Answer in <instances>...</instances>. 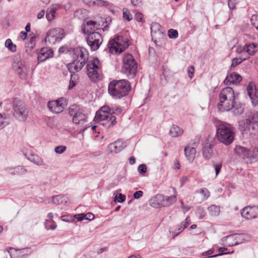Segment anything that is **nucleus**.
<instances>
[{
    "label": "nucleus",
    "instance_id": "23",
    "mask_svg": "<svg viewBox=\"0 0 258 258\" xmlns=\"http://www.w3.org/2000/svg\"><path fill=\"white\" fill-rule=\"evenodd\" d=\"M53 56V51L47 47L42 48L38 56V60L42 62L47 59L52 57Z\"/></svg>",
    "mask_w": 258,
    "mask_h": 258
},
{
    "label": "nucleus",
    "instance_id": "54",
    "mask_svg": "<svg viewBox=\"0 0 258 258\" xmlns=\"http://www.w3.org/2000/svg\"><path fill=\"white\" fill-rule=\"evenodd\" d=\"M185 228H183V226L180 224L177 230H176L175 231L173 232V237H175L177 235H178L180 232H181Z\"/></svg>",
    "mask_w": 258,
    "mask_h": 258
},
{
    "label": "nucleus",
    "instance_id": "49",
    "mask_svg": "<svg viewBox=\"0 0 258 258\" xmlns=\"http://www.w3.org/2000/svg\"><path fill=\"white\" fill-rule=\"evenodd\" d=\"M250 160L252 159H258V147L253 149L252 153L250 152Z\"/></svg>",
    "mask_w": 258,
    "mask_h": 258
},
{
    "label": "nucleus",
    "instance_id": "63",
    "mask_svg": "<svg viewBox=\"0 0 258 258\" xmlns=\"http://www.w3.org/2000/svg\"><path fill=\"white\" fill-rule=\"evenodd\" d=\"M142 2L141 0H131V3L134 6H139Z\"/></svg>",
    "mask_w": 258,
    "mask_h": 258
},
{
    "label": "nucleus",
    "instance_id": "22",
    "mask_svg": "<svg viewBox=\"0 0 258 258\" xmlns=\"http://www.w3.org/2000/svg\"><path fill=\"white\" fill-rule=\"evenodd\" d=\"M235 153L241 157L242 159H248L250 158V151L244 147L240 145H237L234 148Z\"/></svg>",
    "mask_w": 258,
    "mask_h": 258
},
{
    "label": "nucleus",
    "instance_id": "58",
    "mask_svg": "<svg viewBox=\"0 0 258 258\" xmlns=\"http://www.w3.org/2000/svg\"><path fill=\"white\" fill-rule=\"evenodd\" d=\"M4 118L2 116V114H0V130L3 129L7 124L4 121Z\"/></svg>",
    "mask_w": 258,
    "mask_h": 258
},
{
    "label": "nucleus",
    "instance_id": "7",
    "mask_svg": "<svg viewBox=\"0 0 258 258\" xmlns=\"http://www.w3.org/2000/svg\"><path fill=\"white\" fill-rule=\"evenodd\" d=\"M96 121H106L103 125L107 128L113 126L116 123V117L111 113V108L107 105L102 107L96 113Z\"/></svg>",
    "mask_w": 258,
    "mask_h": 258
},
{
    "label": "nucleus",
    "instance_id": "35",
    "mask_svg": "<svg viewBox=\"0 0 258 258\" xmlns=\"http://www.w3.org/2000/svg\"><path fill=\"white\" fill-rule=\"evenodd\" d=\"M237 241L239 242V243H241L242 242L249 241L251 237L248 234H236Z\"/></svg>",
    "mask_w": 258,
    "mask_h": 258
},
{
    "label": "nucleus",
    "instance_id": "37",
    "mask_svg": "<svg viewBox=\"0 0 258 258\" xmlns=\"http://www.w3.org/2000/svg\"><path fill=\"white\" fill-rule=\"evenodd\" d=\"M45 227L47 230H54L57 227L56 223L52 220H45L44 222Z\"/></svg>",
    "mask_w": 258,
    "mask_h": 258
},
{
    "label": "nucleus",
    "instance_id": "21",
    "mask_svg": "<svg viewBox=\"0 0 258 258\" xmlns=\"http://www.w3.org/2000/svg\"><path fill=\"white\" fill-rule=\"evenodd\" d=\"M164 196L161 194H157L149 201L150 205L154 208H160L164 207Z\"/></svg>",
    "mask_w": 258,
    "mask_h": 258
},
{
    "label": "nucleus",
    "instance_id": "12",
    "mask_svg": "<svg viewBox=\"0 0 258 258\" xmlns=\"http://www.w3.org/2000/svg\"><path fill=\"white\" fill-rule=\"evenodd\" d=\"M257 51L258 45L255 43H251L245 44L243 46H238L236 49V53L239 54L243 53L242 55L248 59Z\"/></svg>",
    "mask_w": 258,
    "mask_h": 258
},
{
    "label": "nucleus",
    "instance_id": "40",
    "mask_svg": "<svg viewBox=\"0 0 258 258\" xmlns=\"http://www.w3.org/2000/svg\"><path fill=\"white\" fill-rule=\"evenodd\" d=\"M196 192L202 195L203 200H207L210 196V192L206 188H201L200 190H197Z\"/></svg>",
    "mask_w": 258,
    "mask_h": 258
},
{
    "label": "nucleus",
    "instance_id": "29",
    "mask_svg": "<svg viewBox=\"0 0 258 258\" xmlns=\"http://www.w3.org/2000/svg\"><path fill=\"white\" fill-rule=\"evenodd\" d=\"M213 153L212 146L211 144L206 143L204 145L203 148V156L206 159L210 158Z\"/></svg>",
    "mask_w": 258,
    "mask_h": 258
},
{
    "label": "nucleus",
    "instance_id": "53",
    "mask_svg": "<svg viewBox=\"0 0 258 258\" xmlns=\"http://www.w3.org/2000/svg\"><path fill=\"white\" fill-rule=\"evenodd\" d=\"M190 223V218L189 216H187L185 221L182 222L181 224L183 226V228H186Z\"/></svg>",
    "mask_w": 258,
    "mask_h": 258
},
{
    "label": "nucleus",
    "instance_id": "62",
    "mask_svg": "<svg viewBox=\"0 0 258 258\" xmlns=\"http://www.w3.org/2000/svg\"><path fill=\"white\" fill-rule=\"evenodd\" d=\"M180 167V164L179 161L177 160H175L174 161V169H179Z\"/></svg>",
    "mask_w": 258,
    "mask_h": 258
},
{
    "label": "nucleus",
    "instance_id": "31",
    "mask_svg": "<svg viewBox=\"0 0 258 258\" xmlns=\"http://www.w3.org/2000/svg\"><path fill=\"white\" fill-rule=\"evenodd\" d=\"M174 195L172 196H164V207H168L174 203L176 201V191L175 188H173Z\"/></svg>",
    "mask_w": 258,
    "mask_h": 258
},
{
    "label": "nucleus",
    "instance_id": "55",
    "mask_svg": "<svg viewBox=\"0 0 258 258\" xmlns=\"http://www.w3.org/2000/svg\"><path fill=\"white\" fill-rule=\"evenodd\" d=\"M122 110L120 108L116 107L115 108H112L111 109V113L112 114L113 113L119 114L121 113Z\"/></svg>",
    "mask_w": 258,
    "mask_h": 258
},
{
    "label": "nucleus",
    "instance_id": "39",
    "mask_svg": "<svg viewBox=\"0 0 258 258\" xmlns=\"http://www.w3.org/2000/svg\"><path fill=\"white\" fill-rule=\"evenodd\" d=\"M208 211L212 216H218L220 214L219 207L216 205H212L208 208Z\"/></svg>",
    "mask_w": 258,
    "mask_h": 258
},
{
    "label": "nucleus",
    "instance_id": "48",
    "mask_svg": "<svg viewBox=\"0 0 258 258\" xmlns=\"http://www.w3.org/2000/svg\"><path fill=\"white\" fill-rule=\"evenodd\" d=\"M123 18L128 21H131L132 19V16L127 10L123 9Z\"/></svg>",
    "mask_w": 258,
    "mask_h": 258
},
{
    "label": "nucleus",
    "instance_id": "56",
    "mask_svg": "<svg viewBox=\"0 0 258 258\" xmlns=\"http://www.w3.org/2000/svg\"><path fill=\"white\" fill-rule=\"evenodd\" d=\"M135 18L138 22H140L143 21V16L141 13H137L135 14Z\"/></svg>",
    "mask_w": 258,
    "mask_h": 258
},
{
    "label": "nucleus",
    "instance_id": "20",
    "mask_svg": "<svg viewBox=\"0 0 258 258\" xmlns=\"http://www.w3.org/2000/svg\"><path fill=\"white\" fill-rule=\"evenodd\" d=\"M124 144L122 140H118L111 144L107 147L108 151L110 153L117 154L124 148Z\"/></svg>",
    "mask_w": 258,
    "mask_h": 258
},
{
    "label": "nucleus",
    "instance_id": "60",
    "mask_svg": "<svg viewBox=\"0 0 258 258\" xmlns=\"http://www.w3.org/2000/svg\"><path fill=\"white\" fill-rule=\"evenodd\" d=\"M36 158L37 160H35V158H33V159L32 158H30L29 159L37 165H41L42 163V160L40 159H38L37 157Z\"/></svg>",
    "mask_w": 258,
    "mask_h": 258
},
{
    "label": "nucleus",
    "instance_id": "42",
    "mask_svg": "<svg viewBox=\"0 0 258 258\" xmlns=\"http://www.w3.org/2000/svg\"><path fill=\"white\" fill-rule=\"evenodd\" d=\"M231 109H232V112L234 115H240L244 111V108L242 106H237L236 107L234 106Z\"/></svg>",
    "mask_w": 258,
    "mask_h": 258
},
{
    "label": "nucleus",
    "instance_id": "18",
    "mask_svg": "<svg viewBox=\"0 0 258 258\" xmlns=\"http://www.w3.org/2000/svg\"><path fill=\"white\" fill-rule=\"evenodd\" d=\"M247 91L251 99L252 105L254 106L258 105V91L255 85L252 82H250L247 86Z\"/></svg>",
    "mask_w": 258,
    "mask_h": 258
},
{
    "label": "nucleus",
    "instance_id": "41",
    "mask_svg": "<svg viewBox=\"0 0 258 258\" xmlns=\"http://www.w3.org/2000/svg\"><path fill=\"white\" fill-rule=\"evenodd\" d=\"M5 46L8 48L9 50L12 52H15L16 51V46L12 42L10 39H8L5 42Z\"/></svg>",
    "mask_w": 258,
    "mask_h": 258
},
{
    "label": "nucleus",
    "instance_id": "33",
    "mask_svg": "<svg viewBox=\"0 0 258 258\" xmlns=\"http://www.w3.org/2000/svg\"><path fill=\"white\" fill-rule=\"evenodd\" d=\"M88 15V11L86 9H81L75 11L74 16L78 19H85Z\"/></svg>",
    "mask_w": 258,
    "mask_h": 258
},
{
    "label": "nucleus",
    "instance_id": "14",
    "mask_svg": "<svg viewBox=\"0 0 258 258\" xmlns=\"http://www.w3.org/2000/svg\"><path fill=\"white\" fill-rule=\"evenodd\" d=\"M101 35L98 32H92L88 34L87 42L90 48L93 51L97 50L102 42Z\"/></svg>",
    "mask_w": 258,
    "mask_h": 258
},
{
    "label": "nucleus",
    "instance_id": "44",
    "mask_svg": "<svg viewBox=\"0 0 258 258\" xmlns=\"http://www.w3.org/2000/svg\"><path fill=\"white\" fill-rule=\"evenodd\" d=\"M251 24L258 30V16L253 15L251 17Z\"/></svg>",
    "mask_w": 258,
    "mask_h": 258
},
{
    "label": "nucleus",
    "instance_id": "4",
    "mask_svg": "<svg viewBox=\"0 0 258 258\" xmlns=\"http://www.w3.org/2000/svg\"><path fill=\"white\" fill-rule=\"evenodd\" d=\"M220 102L218 108L220 111H229L235 104V96L234 91L231 87L223 88L219 94Z\"/></svg>",
    "mask_w": 258,
    "mask_h": 258
},
{
    "label": "nucleus",
    "instance_id": "1",
    "mask_svg": "<svg viewBox=\"0 0 258 258\" xmlns=\"http://www.w3.org/2000/svg\"><path fill=\"white\" fill-rule=\"evenodd\" d=\"M239 128L244 135H255L258 133V112L251 113L246 118L239 121Z\"/></svg>",
    "mask_w": 258,
    "mask_h": 258
},
{
    "label": "nucleus",
    "instance_id": "38",
    "mask_svg": "<svg viewBox=\"0 0 258 258\" xmlns=\"http://www.w3.org/2000/svg\"><path fill=\"white\" fill-rule=\"evenodd\" d=\"M21 250L11 247L8 251L11 258H21Z\"/></svg>",
    "mask_w": 258,
    "mask_h": 258
},
{
    "label": "nucleus",
    "instance_id": "36",
    "mask_svg": "<svg viewBox=\"0 0 258 258\" xmlns=\"http://www.w3.org/2000/svg\"><path fill=\"white\" fill-rule=\"evenodd\" d=\"M246 59H247L246 57H245L242 54L239 57L234 58L232 59L231 67L235 68Z\"/></svg>",
    "mask_w": 258,
    "mask_h": 258
},
{
    "label": "nucleus",
    "instance_id": "8",
    "mask_svg": "<svg viewBox=\"0 0 258 258\" xmlns=\"http://www.w3.org/2000/svg\"><path fill=\"white\" fill-rule=\"evenodd\" d=\"M87 73L92 81L96 82L102 79V66L98 58L88 61L87 64Z\"/></svg>",
    "mask_w": 258,
    "mask_h": 258
},
{
    "label": "nucleus",
    "instance_id": "47",
    "mask_svg": "<svg viewBox=\"0 0 258 258\" xmlns=\"http://www.w3.org/2000/svg\"><path fill=\"white\" fill-rule=\"evenodd\" d=\"M66 150V147L64 146H58L55 148L54 151L57 154H62Z\"/></svg>",
    "mask_w": 258,
    "mask_h": 258
},
{
    "label": "nucleus",
    "instance_id": "17",
    "mask_svg": "<svg viewBox=\"0 0 258 258\" xmlns=\"http://www.w3.org/2000/svg\"><path fill=\"white\" fill-rule=\"evenodd\" d=\"M242 217L246 220H251L258 217V206H247L241 211Z\"/></svg>",
    "mask_w": 258,
    "mask_h": 258
},
{
    "label": "nucleus",
    "instance_id": "10",
    "mask_svg": "<svg viewBox=\"0 0 258 258\" xmlns=\"http://www.w3.org/2000/svg\"><path fill=\"white\" fill-rule=\"evenodd\" d=\"M69 113L73 117V122L76 124L83 125L87 121L86 115L83 113L80 108L76 105H72L70 107Z\"/></svg>",
    "mask_w": 258,
    "mask_h": 258
},
{
    "label": "nucleus",
    "instance_id": "3",
    "mask_svg": "<svg viewBox=\"0 0 258 258\" xmlns=\"http://www.w3.org/2000/svg\"><path fill=\"white\" fill-rule=\"evenodd\" d=\"M131 90L128 81L125 80H113L109 84L108 93L115 99H120L126 96Z\"/></svg>",
    "mask_w": 258,
    "mask_h": 258
},
{
    "label": "nucleus",
    "instance_id": "25",
    "mask_svg": "<svg viewBox=\"0 0 258 258\" xmlns=\"http://www.w3.org/2000/svg\"><path fill=\"white\" fill-rule=\"evenodd\" d=\"M99 25L96 22L89 20L84 25V31L85 33H92V31L99 29Z\"/></svg>",
    "mask_w": 258,
    "mask_h": 258
},
{
    "label": "nucleus",
    "instance_id": "51",
    "mask_svg": "<svg viewBox=\"0 0 258 258\" xmlns=\"http://www.w3.org/2000/svg\"><path fill=\"white\" fill-rule=\"evenodd\" d=\"M125 200V196L121 194H117L115 197V201H117L118 203H122Z\"/></svg>",
    "mask_w": 258,
    "mask_h": 258
},
{
    "label": "nucleus",
    "instance_id": "6",
    "mask_svg": "<svg viewBox=\"0 0 258 258\" xmlns=\"http://www.w3.org/2000/svg\"><path fill=\"white\" fill-rule=\"evenodd\" d=\"M129 45V40L127 38L117 36L109 41L108 48L110 53L119 54Z\"/></svg>",
    "mask_w": 258,
    "mask_h": 258
},
{
    "label": "nucleus",
    "instance_id": "52",
    "mask_svg": "<svg viewBox=\"0 0 258 258\" xmlns=\"http://www.w3.org/2000/svg\"><path fill=\"white\" fill-rule=\"evenodd\" d=\"M147 166L145 164H141L138 167V172L140 174H144L147 171Z\"/></svg>",
    "mask_w": 258,
    "mask_h": 258
},
{
    "label": "nucleus",
    "instance_id": "19",
    "mask_svg": "<svg viewBox=\"0 0 258 258\" xmlns=\"http://www.w3.org/2000/svg\"><path fill=\"white\" fill-rule=\"evenodd\" d=\"M15 71L22 79H26L28 73L26 66L22 62H14L13 64Z\"/></svg>",
    "mask_w": 258,
    "mask_h": 258
},
{
    "label": "nucleus",
    "instance_id": "27",
    "mask_svg": "<svg viewBox=\"0 0 258 258\" xmlns=\"http://www.w3.org/2000/svg\"><path fill=\"white\" fill-rule=\"evenodd\" d=\"M86 5L90 6H106L108 5L107 1L104 0H82Z\"/></svg>",
    "mask_w": 258,
    "mask_h": 258
},
{
    "label": "nucleus",
    "instance_id": "16",
    "mask_svg": "<svg viewBox=\"0 0 258 258\" xmlns=\"http://www.w3.org/2000/svg\"><path fill=\"white\" fill-rule=\"evenodd\" d=\"M67 105L66 100L63 98H60L56 100L49 101L47 103L49 109L54 113L61 112L67 106Z\"/></svg>",
    "mask_w": 258,
    "mask_h": 258
},
{
    "label": "nucleus",
    "instance_id": "43",
    "mask_svg": "<svg viewBox=\"0 0 258 258\" xmlns=\"http://www.w3.org/2000/svg\"><path fill=\"white\" fill-rule=\"evenodd\" d=\"M168 35L170 38H176L178 36L177 30L170 29L168 31Z\"/></svg>",
    "mask_w": 258,
    "mask_h": 258
},
{
    "label": "nucleus",
    "instance_id": "2",
    "mask_svg": "<svg viewBox=\"0 0 258 258\" xmlns=\"http://www.w3.org/2000/svg\"><path fill=\"white\" fill-rule=\"evenodd\" d=\"M73 61L68 65V70L71 73L80 71L87 62L88 53L84 48H76L74 49L72 55Z\"/></svg>",
    "mask_w": 258,
    "mask_h": 258
},
{
    "label": "nucleus",
    "instance_id": "5",
    "mask_svg": "<svg viewBox=\"0 0 258 258\" xmlns=\"http://www.w3.org/2000/svg\"><path fill=\"white\" fill-rule=\"evenodd\" d=\"M216 136L220 142L226 146L229 145L234 138L233 128L229 124L220 123L217 125Z\"/></svg>",
    "mask_w": 258,
    "mask_h": 258
},
{
    "label": "nucleus",
    "instance_id": "32",
    "mask_svg": "<svg viewBox=\"0 0 258 258\" xmlns=\"http://www.w3.org/2000/svg\"><path fill=\"white\" fill-rule=\"evenodd\" d=\"M52 202L56 205H66L67 203V198L63 196L58 195L53 197Z\"/></svg>",
    "mask_w": 258,
    "mask_h": 258
},
{
    "label": "nucleus",
    "instance_id": "34",
    "mask_svg": "<svg viewBox=\"0 0 258 258\" xmlns=\"http://www.w3.org/2000/svg\"><path fill=\"white\" fill-rule=\"evenodd\" d=\"M26 172V170L23 167L18 166L14 168H10L9 172L11 174H22Z\"/></svg>",
    "mask_w": 258,
    "mask_h": 258
},
{
    "label": "nucleus",
    "instance_id": "59",
    "mask_svg": "<svg viewBox=\"0 0 258 258\" xmlns=\"http://www.w3.org/2000/svg\"><path fill=\"white\" fill-rule=\"evenodd\" d=\"M143 195V192L141 190H138L136 191L134 194V198L135 199H139L142 197Z\"/></svg>",
    "mask_w": 258,
    "mask_h": 258
},
{
    "label": "nucleus",
    "instance_id": "61",
    "mask_svg": "<svg viewBox=\"0 0 258 258\" xmlns=\"http://www.w3.org/2000/svg\"><path fill=\"white\" fill-rule=\"evenodd\" d=\"M78 221H82L85 218V215L84 214H78L75 216Z\"/></svg>",
    "mask_w": 258,
    "mask_h": 258
},
{
    "label": "nucleus",
    "instance_id": "45",
    "mask_svg": "<svg viewBox=\"0 0 258 258\" xmlns=\"http://www.w3.org/2000/svg\"><path fill=\"white\" fill-rule=\"evenodd\" d=\"M239 3V0H228V6L230 10H234L236 6Z\"/></svg>",
    "mask_w": 258,
    "mask_h": 258
},
{
    "label": "nucleus",
    "instance_id": "15",
    "mask_svg": "<svg viewBox=\"0 0 258 258\" xmlns=\"http://www.w3.org/2000/svg\"><path fill=\"white\" fill-rule=\"evenodd\" d=\"M199 143V139L198 138H195L194 140L190 141V142L184 148V154L185 156L190 162H192L196 156V148Z\"/></svg>",
    "mask_w": 258,
    "mask_h": 258
},
{
    "label": "nucleus",
    "instance_id": "46",
    "mask_svg": "<svg viewBox=\"0 0 258 258\" xmlns=\"http://www.w3.org/2000/svg\"><path fill=\"white\" fill-rule=\"evenodd\" d=\"M77 81L75 79V75H71V79L70 81V84L68 87L69 89H72L74 86H76Z\"/></svg>",
    "mask_w": 258,
    "mask_h": 258
},
{
    "label": "nucleus",
    "instance_id": "64",
    "mask_svg": "<svg viewBox=\"0 0 258 258\" xmlns=\"http://www.w3.org/2000/svg\"><path fill=\"white\" fill-rule=\"evenodd\" d=\"M27 36V33L26 32L22 31L20 33V37L22 39L25 40Z\"/></svg>",
    "mask_w": 258,
    "mask_h": 258
},
{
    "label": "nucleus",
    "instance_id": "9",
    "mask_svg": "<svg viewBox=\"0 0 258 258\" xmlns=\"http://www.w3.org/2000/svg\"><path fill=\"white\" fill-rule=\"evenodd\" d=\"M122 71L128 77H134L136 73L137 64L133 55L130 53L124 54L122 57Z\"/></svg>",
    "mask_w": 258,
    "mask_h": 258
},
{
    "label": "nucleus",
    "instance_id": "11",
    "mask_svg": "<svg viewBox=\"0 0 258 258\" xmlns=\"http://www.w3.org/2000/svg\"><path fill=\"white\" fill-rule=\"evenodd\" d=\"M13 115L21 121H25L28 116V110L25 105L21 101H16L13 105Z\"/></svg>",
    "mask_w": 258,
    "mask_h": 258
},
{
    "label": "nucleus",
    "instance_id": "26",
    "mask_svg": "<svg viewBox=\"0 0 258 258\" xmlns=\"http://www.w3.org/2000/svg\"><path fill=\"white\" fill-rule=\"evenodd\" d=\"M60 8L59 4L53 5L51 6L49 9L46 12V17L48 21H51L53 20L55 17V14L57 10Z\"/></svg>",
    "mask_w": 258,
    "mask_h": 258
},
{
    "label": "nucleus",
    "instance_id": "24",
    "mask_svg": "<svg viewBox=\"0 0 258 258\" xmlns=\"http://www.w3.org/2000/svg\"><path fill=\"white\" fill-rule=\"evenodd\" d=\"M242 80V77L236 73H232L227 76L224 82L226 85L239 83Z\"/></svg>",
    "mask_w": 258,
    "mask_h": 258
},
{
    "label": "nucleus",
    "instance_id": "30",
    "mask_svg": "<svg viewBox=\"0 0 258 258\" xmlns=\"http://www.w3.org/2000/svg\"><path fill=\"white\" fill-rule=\"evenodd\" d=\"M183 130L176 125H173L169 131V134L172 137L176 138L181 136Z\"/></svg>",
    "mask_w": 258,
    "mask_h": 258
},
{
    "label": "nucleus",
    "instance_id": "28",
    "mask_svg": "<svg viewBox=\"0 0 258 258\" xmlns=\"http://www.w3.org/2000/svg\"><path fill=\"white\" fill-rule=\"evenodd\" d=\"M236 235H228L224 237L223 241L225 244L228 246H233V245H236L239 244V242L237 241L236 238Z\"/></svg>",
    "mask_w": 258,
    "mask_h": 258
},
{
    "label": "nucleus",
    "instance_id": "50",
    "mask_svg": "<svg viewBox=\"0 0 258 258\" xmlns=\"http://www.w3.org/2000/svg\"><path fill=\"white\" fill-rule=\"evenodd\" d=\"M222 164L221 162H218L217 163L214 164L213 166L214 167L215 172H216V176H217L219 173L221 169L222 168Z\"/></svg>",
    "mask_w": 258,
    "mask_h": 258
},
{
    "label": "nucleus",
    "instance_id": "57",
    "mask_svg": "<svg viewBox=\"0 0 258 258\" xmlns=\"http://www.w3.org/2000/svg\"><path fill=\"white\" fill-rule=\"evenodd\" d=\"M194 68L193 66H190L187 70L189 77L191 79L194 74Z\"/></svg>",
    "mask_w": 258,
    "mask_h": 258
},
{
    "label": "nucleus",
    "instance_id": "13",
    "mask_svg": "<svg viewBox=\"0 0 258 258\" xmlns=\"http://www.w3.org/2000/svg\"><path fill=\"white\" fill-rule=\"evenodd\" d=\"M65 34L63 29L59 28L49 30L47 33L45 41L50 44H53L56 42L59 41L64 37Z\"/></svg>",
    "mask_w": 258,
    "mask_h": 258
}]
</instances>
